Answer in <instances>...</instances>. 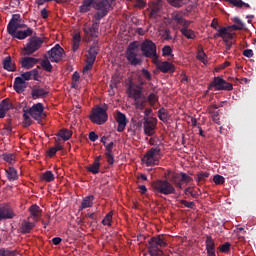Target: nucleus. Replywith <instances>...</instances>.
I'll return each mask as SVG.
<instances>
[{"instance_id": "nucleus-1", "label": "nucleus", "mask_w": 256, "mask_h": 256, "mask_svg": "<svg viewBox=\"0 0 256 256\" xmlns=\"http://www.w3.org/2000/svg\"><path fill=\"white\" fill-rule=\"evenodd\" d=\"M116 0H83L82 5L79 7L80 13H89L92 9L97 12L94 14L93 19L101 21L104 17H107L109 11H113V3Z\"/></svg>"}, {"instance_id": "nucleus-2", "label": "nucleus", "mask_w": 256, "mask_h": 256, "mask_svg": "<svg viewBox=\"0 0 256 256\" xmlns=\"http://www.w3.org/2000/svg\"><path fill=\"white\" fill-rule=\"evenodd\" d=\"M126 93L130 99L134 100L136 109H139L140 111L145 109L147 101H149L150 105H155V103L159 101V98L155 93H150L148 97H145V95H143V89L139 85L133 83H130Z\"/></svg>"}, {"instance_id": "nucleus-3", "label": "nucleus", "mask_w": 256, "mask_h": 256, "mask_svg": "<svg viewBox=\"0 0 256 256\" xmlns=\"http://www.w3.org/2000/svg\"><path fill=\"white\" fill-rule=\"evenodd\" d=\"M7 32L8 35H11L14 39H19L20 41L33 36L32 28H27V24L22 23L21 20L11 26H7Z\"/></svg>"}, {"instance_id": "nucleus-4", "label": "nucleus", "mask_w": 256, "mask_h": 256, "mask_svg": "<svg viewBox=\"0 0 256 256\" xmlns=\"http://www.w3.org/2000/svg\"><path fill=\"white\" fill-rule=\"evenodd\" d=\"M152 191L155 195H175L177 190L169 180L158 179L151 182Z\"/></svg>"}, {"instance_id": "nucleus-5", "label": "nucleus", "mask_w": 256, "mask_h": 256, "mask_svg": "<svg viewBox=\"0 0 256 256\" xmlns=\"http://www.w3.org/2000/svg\"><path fill=\"white\" fill-rule=\"evenodd\" d=\"M140 51L143 57L147 59H152V62L159 63V55L157 54V44L152 40L146 39L140 45Z\"/></svg>"}, {"instance_id": "nucleus-6", "label": "nucleus", "mask_w": 256, "mask_h": 256, "mask_svg": "<svg viewBox=\"0 0 256 256\" xmlns=\"http://www.w3.org/2000/svg\"><path fill=\"white\" fill-rule=\"evenodd\" d=\"M139 49V42L133 41L131 42L126 51H125V57L130 65L132 67H137V65H141L143 63V60L141 59V55L138 52Z\"/></svg>"}, {"instance_id": "nucleus-7", "label": "nucleus", "mask_w": 256, "mask_h": 256, "mask_svg": "<svg viewBox=\"0 0 256 256\" xmlns=\"http://www.w3.org/2000/svg\"><path fill=\"white\" fill-rule=\"evenodd\" d=\"M89 119L95 125H105L106 121H109V115L107 114V105L103 107L96 106L92 109Z\"/></svg>"}, {"instance_id": "nucleus-8", "label": "nucleus", "mask_w": 256, "mask_h": 256, "mask_svg": "<svg viewBox=\"0 0 256 256\" xmlns=\"http://www.w3.org/2000/svg\"><path fill=\"white\" fill-rule=\"evenodd\" d=\"M149 253L152 256H159L163 253V251H161L162 247H167V239L165 238V236H156V237H152L149 241Z\"/></svg>"}, {"instance_id": "nucleus-9", "label": "nucleus", "mask_w": 256, "mask_h": 256, "mask_svg": "<svg viewBox=\"0 0 256 256\" xmlns=\"http://www.w3.org/2000/svg\"><path fill=\"white\" fill-rule=\"evenodd\" d=\"M99 25H101V20H97L93 18L92 25L85 23L83 25V31L85 34L86 41H93V39H97L99 37Z\"/></svg>"}, {"instance_id": "nucleus-10", "label": "nucleus", "mask_w": 256, "mask_h": 256, "mask_svg": "<svg viewBox=\"0 0 256 256\" xmlns=\"http://www.w3.org/2000/svg\"><path fill=\"white\" fill-rule=\"evenodd\" d=\"M161 155V148L155 147L149 149L142 158L146 167H153V165H159V156Z\"/></svg>"}, {"instance_id": "nucleus-11", "label": "nucleus", "mask_w": 256, "mask_h": 256, "mask_svg": "<svg viewBox=\"0 0 256 256\" xmlns=\"http://www.w3.org/2000/svg\"><path fill=\"white\" fill-rule=\"evenodd\" d=\"M44 40L41 37L33 36L29 38L28 43L24 47L25 55H33L36 51H39L43 46Z\"/></svg>"}, {"instance_id": "nucleus-12", "label": "nucleus", "mask_w": 256, "mask_h": 256, "mask_svg": "<svg viewBox=\"0 0 256 256\" xmlns=\"http://www.w3.org/2000/svg\"><path fill=\"white\" fill-rule=\"evenodd\" d=\"M215 89V91H233V84L227 82L221 77H214L208 86V90Z\"/></svg>"}, {"instance_id": "nucleus-13", "label": "nucleus", "mask_w": 256, "mask_h": 256, "mask_svg": "<svg viewBox=\"0 0 256 256\" xmlns=\"http://www.w3.org/2000/svg\"><path fill=\"white\" fill-rule=\"evenodd\" d=\"M97 55H99V48L97 45H92L86 54V64L83 68V73H87V71H91V69H93Z\"/></svg>"}, {"instance_id": "nucleus-14", "label": "nucleus", "mask_w": 256, "mask_h": 256, "mask_svg": "<svg viewBox=\"0 0 256 256\" xmlns=\"http://www.w3.org/2000/svg\"><path fill=\"white\" fill-rule=\"evenodd\" d=\"M44 107L42 103L34 104L30 109L26 110L28 112V115L31 116L32 119H35V121H41L42 119H45L46 115L43 113Z\"/></svg>"}, {"instance_id": "nucleus-15", "label": "nucleus", "mask_w": 256, "mask_h": 256, "mask_svg": "<svg viewBox=\"0 0 256 256\" xmlns=\"http://www.w3.org/2000/svg\"><path fill=\"white\" fill-rule=\"evenodd\" d=\"M50 61L52 63H59L63 59V55H65V50L61 47V45L56 44L50 51L47 52Z\"/></svg>"}, {"instance_id": "nucleus-16", "label": "nucleus", "mask_w": 256, "mask_h": 256, "mask_svg": "<svg viewBox=\"0 0 256 256\" xmlns=\"http://www.w3.org/2000/svg\"><path fill=\"white\" fill-rule=\"evenodd\" d=\"M143 127L145 135L153 137L155 135V128L157 127V119L144 117Z\"/></svg>"}, {"instance_id": "nucleus-17", "label": "nucleus", "mask_w": 256, "mask_h": 256, "mask_svg": "<svg viewBox=\"0 0 256 256\" xmlns=\"http://www.w3.org/2000/svg\"><path fill=\"white\" fill-rule=\"evenodd\" d=\"M15 217V212L9 204H0V221H5L7 219H13Z\"/></svg>"}, {"instance_id": "nucleus-18", "label": "nucleus", "mask_w": 256, "mask_h": 256, "mask_svg": "<svg viewBox=\"0 0 256 256\" xmlns=\"http://www.w3.org/2000/svg\"><path fill=\"white\" fill-rule=\"evenodd\" d=\"M39 61H41L39 58L25 56L21 58L20 64L23 69H33Z\"/></svg>"}, {"instance_id": "nucleus-19", "label": "nucleus", "mask_w": 256, "mask_h": 256, "mask_svg": "<svg viewBox=\"0 0 256 256\" xmlns=\"http://www.w3.org/2000/svg\"><path fill=\"white\" fill-rule=\"evenodd\" d=\"M171 20L174 21L175 24L181 25L182 27H187L191 21L185 20L183 18V12L182 11H175L171 14Z\"/></svg>"}, {"instance_id": "nucleus-20", "label": "nucleus", "mask_w": 256, "mask_h": 256, "mask_svg": "<svg viewBox=\"0 0 256 256\" xmlns=\"http://www.w3.org/2000/svg\"><path fill=\"white\" fill-rule=\"evenodd\" d=\"M116 122L118 123L117 131L118 133H123L125 131V128L127 127V116L123 114L122 112L116 113Z\"/></svg>"}, {"instance_id": "nucleus-21", "label": "nucleus", "mask_w": 256, "mask_h": 256, "mask_svg": "<svg viewBox=\"0 0 256 256\" xmlns=\"http://www.w3.org/2000/svg\"><path fill=\"white\" fill-rule=\"evenodd\" d=\"M29 213L30 215L28 217V221L29 219H33L35 223H37V221H41V213H43V210H41V207H39L37 204L30 206Z\"/></svg>"}, {"instance_id": "nucleus-22", "label": "nucleus", "mask_w": 256, "mask_h": 256, "mask_svg": "<svg viewBox=\"0 0 256 256\" xmlns=\"http://www.w3.org/2000/svg\"><path fill=\"white\" fill-rule=\"evenodd\" d=\"M39 69H41V67L37 66L36 69L24 72L21 74L20 78L23 79L24 83L25 81H31V79L34 81H39Z\"/></svg>"}, {"instance_id": "nucleus-23", "label": "nucleus", "mask_w": 256, "mask_h": 256, "mask_svg": "<svg viewBox=\"0 0 256 256\" xmlns=\"http://www.w3.org/2000/svg\"><path fill=\"white\" fill-rule=\"evenodd\" d=\"M115 146V143L110 142L107 145H105V157L108 165H113L115 163V156L113 155V147Z\"/></svg>"}, {"instance_id": "nucleus-24", "label": "nucleus", "mask_w": 256, "mask_h": 256, "mask_svg": "<svg viewBox=\"0 0 256 256\" xmlns=\"http://www.w3.org/2000/svg\"><path fill=\"white\" fill-rule=\"evenodd\" d=\"M49 95V91L41 88L40 86H33L31 90V96L34 99H43V97H47Z\"/></svg>"}, {"instance_id": "nucleus-25", "label": "nucleus", "mask_w": 256, "mask_h": 256, "mask_svg": "<svg viewBox=\"0 0 256 256\" xmlns=\"http://www.w3.org/2000/svg\"><path fill=\"white\" fill-rule=\"evenodd\" d=\"M205 245H206L207 256H217L215 254V240H213V237L206 236Z\"/></svg>"}, {"instance_id": "nucleus-26", "label": "nucleus", "mask_w": 256, "mask_h": 256, "mask_svg": "<svg viewBox=\"0 0 256 256\" xmlns=\"http://www.w3.org/2000/svg\"><path fill=\"white\" fill-rule=\"evenodd\" d=\"M157 69H159L161 73H174L175 65H173L171 62L164 61L157 64Z\"/></svg>"}, {"instance_id": "nucleus-27", "label": "nucleus", "mask_w": 256, "mask_h": 256, "mask_svg": "<svg viewBox=\"0 0 256 256\" xmlns=\"http://www.w3.org/2000/svg\"><path fill=\"white\" fill-rule=\"evenodd\" d=\"M2 65H3V69H5V71H10V72L17 71V65H15V62L13 61L11 56L4 58Z\"/></svg>"}, {"instance_id": "nucleus-28", "label": "nucleus", "mask_w": 256, "mask_h": 256, "mask_svg": "<svg viewBox=\"0 0 256 256\" xmlns=\"http://www.w3.org/2000/svg\"><path fill=\"white\" fill-rule=\"evenodd\" d=\"M36 226L37 224L35 222H29V219L27 218V220H24L22 222L20 231L24 235H27V233H31V231H33V229H35Z\"/></svg>"}, {"instance_id": "nucleus-29", "label": "nucleus", "mask_w": 256, "mask_h": 256, "mask_svg": "<svg viewBox=\"0 0 256 256\" xmlns=\"http://www.w3.org/2000/svg\"><path fill=\"white\" fill-rule=\"evenodd\" d=\"M191 21L188 22L187 26H182V28L180 29V33H182V35L184 37H186V39H196L197 38V34L195 33V31L189 29V27H191Z\"/></svg>"}, {"instance_id": "nucleus-30", "label": "nucleus", "mask_w": 256, "mask_h": 256, "mask_svg": "<svg viewBox=\"0 0 256 256\" xmlns=\"http://www.w3.org/2000/svg\"><path fill=\"white\" fill-rule=\"evenodd\" d=\"M101 156H97L94 160V162L87 166L86 169L89 171V173H92L93 175H97L99 173V169L101 168Z\"/></svg>"}, {"instance_id": "nucleus-31", "label": "nucleus", "mask_w": 256, "mask_h": 256, "mask_svg": "<svg viewBox=\"0 0 256 256\" xmlns=\"http://www.w3.org/2000/svg\"><path fill=\"white\" fill-rule=\"evenodd\" d=\"M13 107V104L9 102V100L4 99L0 104V119H5V115L7 111H10Z\"/></svg>"}, {"instance_id": "nucleus-32", "label": "nucleus", "mask_w": 256, "mask_h": 256, "mask_svg": "<svg viewBox=\"0 0 256 256\" xmlns=\"http://www.w3.org/2000/svg\"><path fill=\"white\" fill-rule=\"evenodd\" d=\"M13 89L16 91V93H23L26 89L25 80H23L21 77H16L14 80Z\"/></svg>"}, {"instance_id": "nucleus-33", "label": "nucleus", "mask_w": 256, "mask_h": 256, "mask_svg": "<svg viewBox=\"0 0 256 256\" xmlns=\"http://www.w3.org/2000/svg\"><path fill=\"white\" fill-rule=\"evenodd\" d=\"M5 173L8 181L10 182L17 181L19 179V174L17 172V169H15L14 167L10 166L6 168Z\"/></svg>"}, {"instance_id": "nucleus-34", "label": "nucleus", "mask_w": 256, "mask_h": 256, "mask_svg": "<svg viewBox=\"0 0 256 256\" xmlns=\"http://www.w3.org/2000/svg\"><path fill=\"white\" fill-rule=\"evenodd\" d=\"M93 201H95V196L93 195L84 197L80 209H89V207H93Z\"/></svg>"}, {"instance_id": "nucleus-35", "label": "nucleus", "mask_w": 256, "mask_h": 256, "mask_svg": "<svg viewBox=\"0 0 256 256\" xmlns=\"http://www.w3.org/2000/svg\"><path fill=\"white\" fill-rule=\"evenodd\" d=\"M81 45V34L75 33L72 38V51L75 53Z\"/></svg>"}, {"instance_id": "nucleus-36", "label": "nucleus", "mask_w": 256, "mask_h": 256, "mask_svg": "<svg viewBox=\"0 0 256 256\" xmlns=\"http://www.w3.org/2000/svg\"><path fill=\"white\" fill-rule=\"evenodd\" d=\"M72 136L73 132H71L69 129H62L57 134V137H60V139H63V141H69Z\"/></svg>"}, {"instance_id": "nucleus-37", "label": "nucleus", "mask_w": 256, "mask_h": 256, "mask_svg": "<svg viewBox=\"0 0 256 256\" xmlns=\"http://www.w3.org/2000/svg\"><path fill=\"white\" fill-rule=\"evenodd\" d=\"M45 59H43L40 63L42 69H44V71H47V73H51V71H53V65H51V62L49 61V58H47V56H44Z\"/></svg>"}, {"instance_id": "nucleus-38", "label": "nucleus", "mask_w": 256, "mask_h": 256, "mask_svg": "<svg viewBox=\"0 0 256 256\" xmlns=\"http://www.w3.org/2000/svg\"><path fill=\"white\" fill-rule=\"evenodd\" d=\"M158 119L160 121H163V123H167L169 121V112L165 108H160L158 110Z\"/></svg>"}, {"instance_id": "nucleus-39", "label": "nucleus", "mask_w": 256, "mask_h": 256, "mask_svg": "<svg viewBox=\"0 0 256 256\" xmlns=\"http://www.w3.org/2000/svg\"><path fill=\"white\" fill-rule=\"evenodd\" d=\"M196 58L198 59V61H201V63H204V65H207V54H205L203 46H199Z\"/></svg>"}, {"instance_id": "nucleus-40", "label": "nucleus", "mask_w": 256, "mask_h": 256, "mask_svg": "<svg viewBox=\"0 0 256 256\" xmlns=\"http://www.w3.org/2000/svg\"><path fill=\"white\" fill-rule=\"evenodd\" d=\"M167 175H171L170 181L172 184L181 182V173L171 172V170H168L165 176L167 177Z\"/></svg>"}, {"instance_id": "nucleus-41", "label": "nucleus", "mask_w": 256, "mask_h": 256, "mask_svg": "<svg viewBox=\"0 0 256 256\" xmlns=\"http://www.w3.org/2000/svg\"><path fill=\"white\" fill-rule=\"evenodd\" d=\"M228 1V3H230L231 5H234V7H238L239 9H241L242 7H247V9H251V5L243 2L242 0H226Z\"/></svg>"}, {"instance_id": "nucleus-42", "label": "nucleus", "mask_w": 256, "mask_h": 256, "mask_svg": "<svg viewBox=\"0 0 256 256\" xmlns=\"http://www.w3.org/2000/svg\"><path fill=\"white\" fill-rule=\"evenodd\" d=\"M112 223H113V211H110L108 214H106V216L102 220V225L111 227Z\"/></svg>"}, {"instance_id": "nucleus-43", "label": "nucleus", "mask_w": 256, "mask_h": 256, "mask_svg": "<svg viewBox=\"0 0 256 256\" xmlns=\"http://www.w3.org/2000/svg\"><path fill=\"white\" fill-rule=\"evenodd\" d=\"M184 195H186V197L190 195L192 199H199V193H197V191H195V188L193 187L186 188L184 190Z\"/></svg>"}, {"instance_id": "nucleus-44", "label": "nucleus", "mask_w": 256, "mask_h": 256, "mask_svg": "<svg viewBox=\"0 0 256 256\" xmlns=\"http://www.w3.org/2000/svg\"><path fill=\"white\" fill-rule=\"evenodd\" d=\"M43 181H46V183H51L55 181V175L51 171H46L42 174Z\"/></svg>"}, {"instance_id": "nucleus-45", "label": "nucleus", "mask_w": 256, "mask_h": 256, "mask_svg": "<svg viewBox=\"0 0 256 256\" xmlns=\"http://www.w3.org/2000/svg\"><path fill=\"white\" fill-rule=\"evenodd\" d=\"M167 3H169L171 7H175L176 9H181V7L185 5V0H167Z\"/></svg>"}, {"instance_id": "nucleus-46", "label": "nucleus", "mask_w": 256, "mask_h": 256, "mask_svg": "<svg viewBox=\"0 0 256 256\" xmlns=\"http://www.w3.org/2000/svg\"><path fill=\"white\" fill-rule=\"evenodd\" d=\"M29 112H27V110H24V114H23V125L24 127H31V125L33 124V120H31V116H29V114H27Z\"/></svg>"}, {"instance_id": "nucleus-47", "label": "nucleus", "mask_w": 256, "mask_h": 256, "mask_svg": "<svg viewBox=\"0 0 256 256\" xmlns=\"http://www.w3.org/2000/svg\"><path fill=\"white\" fill-rule=\"evenodd\" d=\"M161 39H162V41H171V40H173V36H171V30L165 29L164 31H162Z\"/></svg>"}, {"instance_id": "nucleus-48", "label": "nucleus", "mask_w": 256, "mask_h": 256, "mask_svg": "<svg viewBox=\"0 0 256 256\" xmlns=\"http://www.w3.org/2000/svg\"><path fill=\"white\" fill-rule=\"evenodd\" d=\"M212 121L216 123V125H221V118L219 117V111L210 110Z\"/></svg>"}, {"instance_id": "nucleus-49", "label": "nucleus", "mask_w": 256, "mask_h": 256, "mask_svg": "<svg viewBox=\"0 0 256 256\" xmlns=\"http://www.w3.org/2000/svg\"><path fill=\"white\" fill-rule=\"evenodd\" d=\"M162 55H163V57H171V56H173V49H171V46L165 45L162 48Z\"/></svg>"}, {"instance_id": "nucleus-50", "label": "nucleus", "mask_w": 256, "mask_h": 256, "mask_svg": "<svg viewBox=\"0 0 256 256\" xmlns=\"http://www.w3.org/2000/svg\"><path fill=\"white\" fill-rule=\"evenodd\" d=\"M181 205H184V207H186L187 209H193L196 210L197 209V205L195 204V202H189L187 200H180Z\"/></svg>"}, {"instance_id": "nucleus-51", "label": "nucleus", "mask_w": 256, "mask_h": 256, "mask_svg": "<svg viewBox=\"0 0 256 256\" xmlns=\"http://www.w3.org/2000/svg\"><path fill=\"white\" fill-rule=\"evenodd\" d=\"M0 256H17V251H11L5 248H0Z\"/></svg>"}, {"instance_id": "nucleus-52", "label": "nucleus", "mask_w": 256, "mask_h": 256, "mask_svg": "<svg viewBox=\"0 0 256 256\" xmlns=\"http://www.w3.org/2000/svg\"><path fill=\"white\" fill-rule=\"evenodd\" d=\"M218 249L221 253H229V251H231V243L226 242L220 245Z\"/></svg>"}, {"instance_id": "nucleus-53", "label": "nucleus", "mask_w": 256, "mask_h": 256, "mask_svg": "<svg viewBox=\"0 0 256 256\" xmlns=\"http://www.w3.org/2000/svg\"><path fill=\"white\" fill-rule=\"evenodd\" d=\"M13 133V126H10L9 124H4V128L1 130L2 135H11Z\"/></svg>"}, {"instance_id": "nucleus-54", "label": "nucleus", "mask_w": 256, "mask_h": 256, "mask_svg": "<svg viewBox=\"0 0 256 256\" xmlns=\"http://www.w3.org/2000/svg\"><path fill=\"white\" fill-rule=\"evenodd\" d=\"M229 33V27H222L218 29V33L215 35V37H225Z\"/></svg>"}, {"instance_id": "nucleus-55", "label": "nucleus", "mask_w": 256, "mask_h": 256, "mask_svg": "<svg viewBox=\"0 0 256 256\" xmlns=\"http://www.w3.org/2000/svg\"><path fill=\"white\" fill-rule=\"evenodd\" d=\"M213 181H214L215 185H223V183H225V177H223L219 174H216L213 177Z\"/></svg>"}, {"instance_id": "nucleus-56", "label": "nucleus", "mask_w": 256, "mask_h": 256, "mask_svg": "<svg viewBox=\"0 0 256 256\" xmlns=\"http://www.w3.org/2000/svg\"><path fill=\"white\" fill-rule=\"evenodd\" d=\"M21 21V14H14L12 15V19L8 23L7 27H11V25H14L15 23H19Z\"/></svg>"}, {"instance_id": "nucleus-57", "label": "nucleus", "mask_w": 256, "mask_h": 256, "mask_svg": "<svg viewBox=\"0 0 256 256\" xmlns=\"http://www.w3.org/2000/svg\"><path fill=\"white\" fill-rule=\"evenodd\" d=\"M209 177V172H200L198 175H197V179L196 181L198 183H201L203 181H205V179H208Z\"/></svg>"}, {"instance_id": "nucleus-58", "label": "nucleus", "mask_w": 256, "mask_h": 256, "mask_svg": "<svg viewBox=\"0 0 256 256\" xmlns=\"http://www.w3.org/2000/svg\"><path fill=\"white\" fill-rule=\"evenodd\" d=\"M3 159L4 161H6V163H9L10 165H13V163H15V156L13 154H4Z\"/></svg>"}, {"instance_id": "nucleus-59", "label": "nucleus", "mask_w": 256, "mask_h": 256, "mask_svg": "<svg viewBox=\"0 0 256 256\" xmlns=\"http://www.w3.org/2000/svg\"><path fill=\"white\" fill-rule=\"evenodd\" d=\"M191 181H193V178H191V176L187 175V173L185 172H181L180 182L191 183Z\"/></svg>"}, {"instance_id": "nucleus-60", "label": "nucleus", "mask_w": 256, "mask_h": 256, "mask_svg": "<svg viewBox=\"0 0 256 256\" xmlns=\"http://www.w3.org/2000/svg\"><path fill=\"white\" fill-rule=\"evenodd\" d=\"M141 76L146 79V81H151L153 77L151 76V72H149L147 69L143 68L141 70Z\"/></svg>"}, {"instance_id": "nucleus-61", "label": "nucleus", "mask_w": 256, "mask_h": 256, "mask_svg": "<svg viewBox=\"0 0 256 256\" xmlns=\"http://www.w3.org/2000/svg\"><path fill=\"white\" fill-rule=\"evenodd\" d=\"M232 21L235 23V25H237L242 29L245 27V24H243V21H241V19H239L238 17L233 18Z\"/></svg>"}, {"instance_id": "nucleus-62", "label": "nucleus", "mask_w": 256, "mask_h": 256, "mask_svg": "<svg viewBox=\"0 0 256 256\" xmlns=\"http://www.w3.org/2000/svg\"><path fill=\"white\" fill-rule=\"evenodd\" d=\"M89 139H90V141H92V143H95V141H97V139H99V136L95 132H90Z\"/></svg>"}, {"instance_id": "nucleus-63", "label": "nucleus", "mask_w": 256, "mask_h": 256, "mask_svg": "<svg viewBox=\"0 0 256 256\" xmlns=\"http://www.w3.org/2000/svg\"><path fill=\"white\" fill-rule=\"evenodd\" d=\"M244 57H248V59H251L253 57V50L251 49H246L243 51Z\"/></svg>"}, {"instance_id": "nucleus-64", "label": "nucleus", "mask_w": 256, "mask_h": 256, "mask_svg": "<svg viewBox=\"0 0 256 256\" xmlns=\"http://www.w3.org/2000/svg\"><path fill=\"white\" fill-rule=\"evenodd\" d=\"M146 3L144 0H137L135 2V7H138V9H143L145 7Z\"/></svg>"}]
</instances>
